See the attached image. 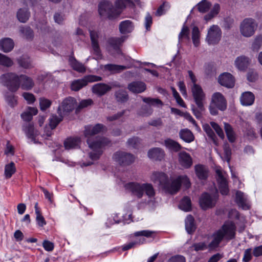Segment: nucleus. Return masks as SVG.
<instances>
[{
  "label": "nucleus",
  "mask_w": 262,
  "mask_h": 262,
  "mask_svg": "<svg viewBox=\"0 0 262 262\" xmlns=\"http://www.w3.org/2000/svg\"><path fill=\"white\" fill-rule=\"evenodd\" d=\"M151 180L165 191L171 194L176 193L182 185L186 188H189L191 185L189 178L185 175L180 176L175 179H169L165 173L154 172L151 175Z\"/></svg>",
  "instance_id": "obj_1"
},
{
  "label": "nucleus",
  "mask_w": 262,
  "mask_h": 262,
  "mask_svg": "<svg viewBox=\"0 0 262 262\" xmlns=\"http://www.w3.org/2000/svg\"><path fill=\"white\" fill-rule=\"evenodd\" d=\"M0 82L13 92H16L19 87L24 90H30L35 84L31 77L24 74L18 76L14 73H8L2 75L0 77Z\"/></svg>",
  "instance_id": "obj_2"
},
{
  "label": "nucleus",
  "mask_w": 262,
  "mask_h": 262,
  "mask_svg": "<svg viewBox=\"0 0 262 262\" xmlns=\"http://www.w3.org/2000/svg\"><path fill=\"white\" fill-rule=\"evenodd\" d=\"M132 5L133 4L130 0H116L114 7L111 2L103 1L99 4L98 11L101 16L113 20L118 17L127 6Z\"/></svg>",
  "instance_id": "obj_3"
},
{
  "label": "nucleus",
  "mask_w": 262,
  "mask_h": 262,
  "mask_svg": "<svg viewBox=\"0 0 262 262\" xmlns=\"http://www.w3.org/2000/svg\"><path fill=\"white\" fill-rule=\"evenodd\" d=\"M236 230V227L233 221H226L221 228L213 234V238L209 244V248L214 249L218 247L223 239L228 242L234 239Z\"/></svg>",
  "instance_id": "obj_4"
},
{
  "label": "nucleus",
  "mask_w": 262,
  "mask_h": 262,
  "mask_svg": "<svg viewBox=\"0 0 262 262\" xmlns=\"http://www.w3.org/2000/svg\"><path fill=\"white\" fill-rule=\"evenodd\" d=\"M106 129V127L100 123L96 124L95 126L87 125L85 126L84 135L87 138V143L91 149H95L103 147L107 143V139L102 137H97L94 140L93 136L97 134L103 132Z\"/></svg>",
  "instance_id": "obj_5"
},
{
  "label": "nucleus",
  "mask_w": 262,
  "mask_h": 262,
  "mask_svg": "<svg viewBox=\"0 0 262 262\" xmlns=\"http://www.w3.org/2000/svg\"><path fill=\"white\" fill-rule=\"evenodd\" d=\"M191 92L196 104V106L191 105V110L197 119H201L205 110L204 102L206 100V95L201 86L198 84L192 85Z\"/></svg>",
  "instance_id": "obj_6"
},
{
  "label": "nucleus",
  "mask_w": 262,
  "mask_h": 262,
  "mask_svg": "<svg viewBox=\"0 0 262 262\" xmlns=\"http://www.w3.org/2000/svg\"><path fill=\"white\" fill-rule=\"evenodd\" d=\"M124 187L126 190L132 192L133 195L139 199L143 196L144 192L149 198L154 196L155 194L154 189L151 184L129 182L126 183Z\"/></svg>",
  "instance_id": "obj_7"
},
{
  "label": "nucleus",
  "mask_w": 262,
  "mask_h": 262,
  "mask_svg": "<svg viewBox=\"0 0 262 262\" xmlns=\"http://www.w3.org/2000/svg\"><path fill=\"white\" fill-rule=\"evenodd\" d=\"M102 79V78L100 76L89 75L84 76L82 79L74 80L71 84V88L72 91H78L83 87L86 86L88 83L101 81Z\"/></svg>",
  "instance_id": "obj_8"
},
{
  "label": "nucleus",
  "mask_w": 262,
  "mask_h": 262,
  "mask_svg": "<svg viewBox=\"0 0 262 262\" xmlns=\"http://www.w3.org/2000/svg\"><path fill=\"white\" fill-rule=\"evenodd\" d=\"M255 20L251 18L244 19L240 25V31L245 37H249L252 36L257 27Z\"/></svg>",
  "instance_id": "obj_9"
},
{
  "label": "nucleus",
  "mask_w": 262,
  "mask_h": 262,
  "mask_svg": "<svg viewBox=\"0 0 262 262\" xmlns=\"http://www.w3.org/2000/svg\"><path fill=\"white\" fill-rule=\"evenodd\" d=\"M222 32L217 25H212L208 30L206 41L209 45L219 43L222 37Z\"/></svg>",
  "instance_id": "obj_10"
},
{
  "label": "nucleus",
  "mask_w": 262,
  "mask_h": 262,
  "mask_svg": "<svg viewBox=\"0 0 262 262\" xmlns=\"http://www.w3.org/2000/svg\"><path fill=\"white\" fill-rule=\"evenodd\" d=\"M113 159L122 166L132 164L135 161L133 155L122 151H118L114 153Z\"/></svg>",
  "instance_id": "obj_11"
},
{
  "label": "nucleus",
  "mask_w": 262,
  "mask_h": 262,
  "mask_svg": "<svg viewBox=\"0 0 262 262\" xmlns=\"http://www.w3.org/2000/svg\"><path fill=\"white\" fill-rule=\"evenodd\" d=\"M217 196L216 194L211 195L208 193H203L200 198V205L204 210L212 208L216 204Z\"/></svg>",
  "instance_id": "obj_12"
},
{
  "label": "nucleus",
  "mask_w": 262,
  "mask_h": 262,
  "mask_svg": "<svg viewBox=\"0 0 262 262\" xmlns=\"http://www.w3.org/2000/svg\"><path fill=\"white\" fill-rule=\"evenodd\" d=\"M76 106V99L73 97H69L63 100L61 105L58 108V111L61 112L64 116L74 110Z\"/></svg>",
  "instance_id": "obj_13"
},
{
  "label": "nucleus",
  "mask_w": 262,
  "mask_h": 262,
  "mask_svg": "<svg viewBox=\"0 0 262 262\" xmlns=\"http://www.w3.org/2000/svg\"><path fill=\"white\" fill-rule=\"evenodd\" d=\"M215 172L216 180L221 193L223 195H227L229 192L227 181L223 174L221 168H217L215 169Z\"/></svg>",
  "instance_id": "obj_14"
},
{
  "label": "nucleus",
  "mask_w": 262,
  "mask_h": 262,
  "mask_svg": "<svg viewBox=\"0 0 262 262\" xmlns=\"http://www.w3.org/2000/svg\"><path fill=\"white\" fill-rule=\"evenodd\" d=\"M219 83L227 88H232L234 86L235 79L234 77L229 73H224L218 78Z\"/></svg>",
  "instance_id": "obj_15"
},
{
  "label": "nucleus",
  "mask_w": 262,
  "mask_h": 262,
  "mask_svg": "<svg viewBox=\"0 0 262 262\" xmlns=\"http://www.w3.org/2000/svg\"><path fill=\"white\" fill-rule=\"evenodd\" d=\"M211 103L217 106L219 110L224 111L227 108V102L224 96L219 92L214 93L211 98Z\"/></svg>",
  "instance_id": "obj_16"
},
{
  "label": "nucleus",
  "mask_w": 262,
  "mask_h": 262,
  "mask_svg": "<svg viewBox=\"0 0 262 262\" xmlns=\"http://www.w3.org/2000/svg\"><path fill=\"white\" fill-rule=\"evenodd\" d=\"M127 89L133 93H141L145 91L146 85L142 81H135L129 83L127 85Z\"/></svg>",
  "instance_id": "obj_17"
},
{
  "label": "nucleus",
  "mask_w": 262,
  "mask_h": 262,
  "mask_svg": "<svg viewBox=\"0 0 262 262\" xmlns=\"http://www.w3.org/2000/svg\"><path fill=\"white\" fill-rule=\"evenodd\" d=\"M81 138L79 137H70L64 141V146L66 149H78L80 148Z\"/></svg>",
  "instance_id": "obj_18"
},
{
  "label": "nucleus",
  "mask_w": 262,
  "mask_h": 262,
  "mask_svg": "<svg viewBox=\"0 0 262 262\" xmlns=\"http://www.w3.org/2000/svg\"><path fill=\"white\" fill-rule=\"evenodd\" d=\"M90 35L94 53L95 55L99 56L101 52L98 43V32L94 30H90Z\"/></svg>",
  "instance_id": "obj_19"
},
{
  "label": "nucleus",
  "mask_w": 262,
  "mask_h": 262,
  "mask_svg": "<svg viewBox=\"0 0 262 262\" xmlns=\"http://www.w3.org/2000/svg\"><path fill=\"white\" fill-rule=\"evenodd\" d=\"M111 89L112 87L111 86L104 83L95 84L92 89L93 93L99 96L105 95Z\"/></svg>",
  "instance_id": "obj_20"
},
{
  "label": "nucleus",
  "mask_w": 262,
  "mask_h": 262,
  "mask_svg": "<svg viewBox=\"0 0 262 262\" xmlns=\"http://www.w3.org/2000/svg\"><path fill=\"white\" fill-rule=\"evenodd\" d=\"M179 161L182 166L189 168L192 164V159L189 154L182 151L179 154Z\"/></svg>",
  "instance_id": "obj_21"
},
{
  "label": "nucleus",
  "mask_w": 262,
  "mask_h": 262,
  "mask_svg": "<svg viewBox=\"0 0 262 262\" xmlns=\"http://www.w3.org/2000/svg\"><path fill=\"white\" fill-rule=\"evenodd\" d=\"M235 201L238 206L242 208V209L248 210L250 208L247 198L242 191H237L236 192Z\"/></svg>",
  "instance_id": "obj_22"
},
{
  "label": "nucleus",
  "mask_w": 262,
  "mask_h": 262,
  "mask_svg": "<svg viewBox=\"0 0 262 262\" xmlns=\"http://www.w3.org/2000/svg\"><path fill=\"white\" fill-rule=\"evenodd\" d=\"M24 130L25 131L28 138L31 139L34 143L37 144L39 142L36 140V137L38 135V131L35 130L34 125L31 123H29L26 126H24Z\"/></svg>",
  "instance_id": "obj_23"
},
{
  "label": "nucleus",
  "mask_w": 262,
  "mask_h": 262,
  "mask_svg": "<svg viewBox=\"0 0 262 262\" xmlns=\"http://www.w3.org/2000/svg\"><path fill=\"white\" fill-rule=\"evenodd\" d=\"M165 156L164 151L159 147L150 149L148 152V156L150 159L157 160H162Z\"/></svg>",
  "instance_id": "obj_24"
},
{
  "label": "nucleus",
  "mask_w": 262,
  "mask_h": 262,
  "mask_svg": "<svg viewBox=\"0 0 262 262\" xmlns=\"http://www.w3.org/2000/svg\"><path fill=\"white\" fill-rule=\"evenodd\" d=\"M255 100L254 94L250 92L243 93L240 98L241 103L244 106H250L253 104Z\"/></svg>",
  "instance_id": "obj_25"
},
{
  "label": "nucleus",
  "mask_w": 262,
  "mask_h": 262,
  "mask_svg": "<svg viewBox=\"0 0 262 262\" xmlns=\"http://www.w3.org/2000/svg\"><path fill=\"white\" fill-rule=\"evenodd\" d=\"M249 59L245 56L237 57L235 60L236 67L240 71L245 70L249 64Z\"/></svg>",
  "instance_id": "obj_26"
},
{
  "label": "nucleus",
  "mask_w": 262,
  "mask_h": 262,
  "mask_svg": "<svg viewBox=\"0 0 262 262\" xmlns=\"http://www.w3.org/2000/svg\"><path fill=\"white\" fill-rule=\"evenodd\" d=\"M14 42L10 38H5L0 40V49L4 52H10L14 48Z\"/></svg>",
  "instance_id": "obj_27"
},
{
  "label": "nucleus",
  "mask_w": 262,
  "mask_h": 262,
  "mask_svg": "<svg viewBox=\"0 0 262 262\" xmlns=\"http://www.w3.org/2000/svg\"><path fill=\"white\" fill-rule=\"evenodd\" d=\"M164 144L167 148L174 152H178L182 148L181 145L178 142L170 138L165 139Z\"/></svg>",
  "instance_id": "obj_28"
},
{
  "label": "nucleus",
  "mask_w": 262,
  "mask_h": 262,
  "mask_svg": "<svg viewBox=\"0 0 262 262\" xmlns=\"http://www.w3.org/2000/svg\"><path fill=\"white\" fill-rule=\"evenodd\" d=\"M114 96L116 101L121 103L127 102L129 99L127 92L123 89L117 90L115 92Z\"/></svg>",
  "instance_id": "obj_29"
},
{
  "label": "nucleus",
  "mask_w": 262,
  "mask_h": 262,
  "mask_svg": "<svg viewBox=\"0 0 262 262\" xmlns=\"http://www.w3.org/2000/svg\"><path fill=\"white\" fill-rule=\"evenodd\" d=\"M134 29L133 23L129 20H125L120 23L119 30L122 34L131 32Z\"/></svg>",
  "instance_id": "obj_30"
},
{
  "label": "nucleus",
  "mask_w": 262,
  "mask_h": 262,
  "mask_svg": "<svg viewBox=\"0 0 262 262\" xmlns=\"http://www.w3.org/2000/svg\"><path fill=\"white\" fill-rule=\"evenodd\" d=\"M179 136L181 139L187 143H190L194 139L192 133L188 129H182L179 132Z\"/></svg>",
  "instance_id": "obj_31"
},
{
  "label": "nucleus",
  "mask_w": 262,
  "mask_h": 262,
  "mask_svg": "<svg viewBox=\"0 0 262 262\" xmlns=\"http://www.w3.org/2000/svg\"><path fill=\"white\" fill-rule=\"evenodd\" d=\"M38 110L36 107H28L21 115V118L25 121H30L33 115L37 114Z\"/></svg>",
  "instance_id": "obj_32"
},
{
  "label": "nucleus",
  "mask_w": 262,
  "mask_h": 262,
  "mask_svg": "<svg viewBox=\"0 0 262 262\" xmlns=\"http://www.w3.org/2000/svg\"><path fill=\"white\" fill-rule=\"evenodd\" d=\"M58 112L59 116L56 115H52L49 119V125L51 129H53L56 128L57 125L62 120L64 115L61 112Z\"/></svg>",
  "instance_id": "obj_33"
},
{
  "label": "nucleus",
  "mask_w": 262,
  "mask_h": 262,
  "mask_svg": "<svg viewBox=\"0 0 262 262\" xmlns=\"http://www.w3.org/2000/svg\"><path fill=\"white\" fill-rule=\"evenodd\" d=\"M195 171L199 179L206 180L207 178L208 171L204 165L200 164L195 165Z\"/></svg>",
  "instance_id": "obj_34"
},
{
  "label": "nucleus",
  "mask_w": 262,
  "mask_h": 262,
  "mask_svg": "<svg viewBox=\"0 0 262 262\" xmlns=\"http://www.w3.org/2000/svg\"><path fill=\"white\" fill-rule=\"evenodd\" d=\"M16 16L20 22L25 23L29 19L30 13L27 8H20L18 10Z\"/></svg>",
  "instance_id": "obj_35"
},
{
  "label": "nucleus",
  "mask_w": 262,
  "mask_h": 262,
  "mask_svg": "<svg viewBox=\"0 0 262 262\" xmlns=\"http://www.w3.org/2000/svg\"><path fill=\"white\" fill-rule=\"evenodd\" d=\"M125 38V36H121L120 37H112L108 39V42L109 45L115 50L119 51V47L124 41Z\"/></svg>",
  "instance_id": "obj_36"
},
{
  "label": "nucleus",
  "mask_w": 262,
  "mask_h": 262,
  "mask_svg": "<svg viewBox=\"0 0 262 262\" xmlns=\"http://www.w3.org/2000/svg\"><path fill=\"white\" fill-rule=\"evenodd\" d=\"M185 228L189 234L192 233L196 229L194 218L191 215H188L185 220Z\"/></svg>",
  "instance_id": "obj_37"
},
{
  "label": "nucleus",
  "mask_w": 262,
  "mask_h": 262,
  "mask_svg": "<svg viewBox=\"0 0 262 262\" xmlns=\"http://www.w3.org/2000/svg\"><path fill=\"white\" fill-rule=\"evenodd\" d=\"M104 69L106 71L115 73L120 72L126 69V67L114 64H107L104 66Z\"/></svg>",
  "instance_id": "obj_38"
},
{
  "label": "nucleus",
  "mask_w": 262,
  "mask_h": 262,
  "mask_svg": "<svg viewBox=\"0 0 262 262\" xmlns=\"http://www.w3.org/2000/svg\"><path fill=\"white\" fill-rule=\"evenodd\" d=\"M224 128L229 141L233 143L235 141V135L233 128L229 124L225 123Z\"/></svg>",
  "instance_id": "obj_39"
},
{
  "label": "nucleus",
  "mask_w": 262,
  "mask_h": 262,
  "mask_svg": "<svg viewBox=\"0 0 262 262\" xmlns=\"http://www.w3.org/2000/svg\"><path fill=\"white\" fill-rule=\"evenodd\" d=\"M179 208L185 211H189L191 209V204L189 197L184 196L181 201Z\"/></svg>",
  "instance_id": "obj_40"
},
{
  "label": "nucleus",
  "mask_w": 262,
  "mask_h": 262,
  "mask_svg": "<svg viewBox=\"0 0 262 262\" xmlns=\"http://www.w3.org/2000/svg\"><path fill=\"white\" fill-rule=\"evenodd\" d=\"M224 156L222 158L227 162L229 164L231 157V149L229 144L227 143H225L223 145Z\"/></svg>",
  "instance_id": "obj_41"
},
{
  "label": "nucleus",
  "mask_w": 262,
  "mask_h": 262,
  "mask_svg": "<svg viewBox=\"0 0 262 262\" xmlns=\"http://www.w3.org/2000/svg\"><path fill=\"white\" fill-rule=\"evenodd\" d=\"M179 42L181 43L184 39L189 40V29L188 27L184 25L182 28L181 32L179 34L178 36Z\"/></svg>",
  "instance_id": "obj_42"
},
{
  "label": "nucleus",
  "mask_w": 262,
  "mask_h": 262,
  "mask_svg": "<svg viewBox=\"0 0 262 262\" xmlns=\"http://www.w3.org/2000/svg\"><path fill=\"white\" fill-rule=\"evenodd\" d=\"M200 32L198 27H193L192 31V40L194 46L196 47L200 45Z\"/></svg>",
  "instance_id": "obj_43"
},
{
  "label": "nucleus",
  "mask_w": 262,
  "mask_h": 262,
  "mask_svg": "<svg viewBox=\"0 0 262 262\" xmlns=\"http://www.w3.org/2000/svg\"><path fill=\"white\" fill-rule=\"evenodd\" d=\"M211 3L206 0H203L196 5L199 11L201 13H204L207 12L210 7Z\"/></svg>",
  "instance_id": "obj_44"
},
{
  "label": "nucleus",
  "mask_w": 262,
  "mask_h": 262,
  "mask_svg": "<svg viewBox=\"0 0 262 262\" xmlns=\"http://www.w3.org/2000/svg\"><path fill=\"white\" fill-rule=\"evenodd\" d=\"M203 129L206 132L208 137L213 141L215 145L217 144V138L214 132L208 124L204 126Z\"/></svg>",
  "instance_id": "obj_45"
},
{
  "label": "nucleus",
  "mask_w": 262,
  "mask_h": 262,
  "mask_svg": "<svg viewBox=\"0 0 262 262\" xmlns=\"http://www.w3.org/2000/svg\"><path fill=\"white\" fill-rule=\"evenodd\" d=\"M70 62L71 67L74 70L80 73H83L85 71V68L84 65L82 63L77 61L76 59H72L70 60Z\"/></svg>",
  "instance_id": "obj_46"
},
{
  "label": "nucleus",
  "mask_w": 262,
  "mask_h": 262,
  "mask_svg": "<svg viewBox=\"0 0 262 262\" xmlns=\"http://www.w3.org/2000/svg\"><path fill=\"white\" fill-rule=\"evenodd\" d=\"M17 62L20 67L25 69H29L32 67L30 59L27 56L19 57L17 59Z\"/></svg>",
  "instance_id": "obj_47"
},
{
  "label": "nucleus",
  "mask_w": 262,
  "mask_h": 262,
  "mask_svg": "<svg viewBox=\"0 0 262 262\" xmlns=\"http://www.w3.org/2000/svg\"><path fill=\"white\" fill-rule=\"evenodd\" d=\"M142 100L145 103L153 106H162L163 105L162 101L158 98L144 97L143 98Z\"/></svg>",
  "instance_id": "obj_48"
},
{
  "label": "nucleus",
  "mask_w": 262,
  "mask_h": 262,
  "mask_svg": "<svg viewBox=\"0 0 262 262\" xmlns=\"http://www.w3.org/2000/svg\"><path fill=\"white\" fill-rule=\"evenodd\" d=\"M20 32L27 39L33 38L34 36L33 30L29 27H21Z\"/></svg>",
  "instance_id": "obj_49"
},
{
  "label": "nucleus",
  "mask_w": 262,
  "mask_h": 262,
  "mask_svg": "<svg viewBox=\"0 0 262 262\" xmlns=\"http://www.w3.org/2000/svg\"><path fill=\"white\" fill-rule=\"evenodd\" d=\"M15 171L16 169L15 164L13 162H12L9 164L6 165L5 168V173L7 178H11Z\"/></svg>",
  "instance_id": "obj_50"
},
{
  "label": "nucleus",
  "mask_w": 262,
  "mask_h": 262,
  "mask_svg": "<svg viewBox=\"0 0 262 262\" xmlns=\"http://www.w3.org/2000/svg\"><path fill=\"white\" fill-rule=\"evenodd\" d=\"M127 143L128 146L137 148L141 144V139L138 137H133L127 140Z\"/></svg>",
  "instance_id": "obj_51"
},
{
  "label": "nucleus",
  "mask_w": 262,
  "mask_h": 262,
  "mask_svg": "<svg viewBox=\"0 0 262 262\" xmlns=\"http://www.w3.org/2000/svg\"><path fill=\"white\" fill-rule=\"evenodd\" d=\"M12 60L6 55L0 53V64L5 67H9L12 66Z\"/></svg>",
  "instance_id": "obj_52"
},
{
  "label": "nucleus",
  "mask_w": 262,
  "mask_h": 262,
  "mask_svg": "<svg viewBox=\"0 0 262 262\" xmlns=\"http://www.w3.org/2000/svg\"><path fill=\"white\" fill-rule=\"evenodd\" d=\"M93 104V101L91 99H83L80 101L76 111H78L82 108L87 107Z\"/></svg>",
  "instance_id": "obj_53"
},
{
  "label": "nucleus",
  "mask_w": 262,
  "mask_h": 262,
  "mask_svg": "<svg viewBox=\"0 0 262 262\" xmlns=\"http://www.w3.org/2000/svg\"><path fill=\"white\" fill-rule=\"evenodd\" d=\"M169 8V6L168 3L164 2L157 9L155 13V15L157 16H160L165 14L166 11Z\"/></svg>",
  "instance_id": "obj_54"
},
{
  "label": "nucleus",
  "mask_w": 262,
  "mask_h": 262,
  "mask_svg": "<svg viewBox=\"0 0 262 262\" xmlns=\"http://www.w3.org/2000/svg\"><path fill=\"white\" fill-rule=\"evenodd\" d=\"M52 102L45 98L39 99V105L41 111H45L51 105Z\"/></svg>",
  "instance_id": "obj_55"
},
{
  "label": "nucleus",
  "mask_w": 262,
  "mask_h": 262,
  "mask_svg": "<svg viewBox=\"0 0 262 262\" xmlns=\"http://www.w3.org/2000/svg\"><path fill=\"white\" fill-rule=\"evenodd\" d=\"M152 113V110L150 106L147 105H143L141 108L139 115L143 116H148Z\"/></svg>",
  "instance_id": "obj_56"
},
{
  "label": "nucleus",
  "mask_w": 262,
  "mask_h": 262,
  "mask_svg": "<svg viewBox=\"0 0 262 262\" xmlns=\"http://www.w3.org/2000/svg\"><path fill=\"white\" fill-rule=\"evenodd\" d=\"M211 126L215 130L218 136L222 139L224 138V134L220 126L214 122H210Z\"/></svg>",
  "instance_id": "obj_57"
},
{
  "label": "nucleus",
  "mask_w": 262,
  "mask_h": 262,
  "mask_svg": "<svg viewBox=\"0 0 262 262\" xmlns=\"http://www.w3.org/2000/svg\"><path fill=\"white\" fill-rule=\"evenodd\" d=\"M102 147L98 148L92 149L93 152L90 153V157L93 160H96L99 158L100 155L102 154V150H101Z\"/></svg>",
  "instance_id": "obj_58"
},
{
  "label": "nucleus",
  "mask_w": 262,
  "mask_h": 262,
  "mask_svg": "<svg viewBox=\"0 0 262 262\" xmlns=\"http://www.w3.org/2000/svg\"><path fill=\"white\" fill-rule=\"evenodd\" d=\"M22 95L24 99L27 101L28 104H32L35 101V96L32 93L24 92L23 93Z\"/></svg>",
  "instance_id": "obj_59"
},
{
  "label": "nucleus",
  "mask_w": 262,
  "mask_h": 262,
  "mask_svg": "<svg viewBox=\"0 0 262 262\" xmlns=\"http://www.w3.org/2000/svg\"><path fill=\"white\" fill-rule=\"evenodd\" d=\"M5 99L8 104L11 107H13L16 103V100L15 96L13 94L5 95Z\"/></svg>",
  "instance_id": "obj_60"
},
{
  "label": "nucleus",
  "mask_w": 262,
  "mask_h": 262,
  "mask_svg": "<svg viewBox=\"0 0 262 262\" xmlns=\"http://www.w3.org/2000/svg\"><path fill=\"white\" fill-rule=\"evenodd\" d=\"M195 251L204 250L207 248V245L204 242L194 243L192 245Z\"/></svg>",
  "instance_id": "obj_61"
},
{
  "label": "nucleus",
  "mask_w": 262,
  "mask_h": 262,
  "mask_svg": "<svg viewBox=\"0 0 262 262\" xmlns=\"http://www.w3.org/2000/svg\"><path fill=\"white\" fill-rule=\"evenodd\" d=\"M125 111L123 110L121 112H118L117 114H116L113 116H108L106 118L107 120L109 121H113L116 120L120 118L122 116H123L124 115V114H125Z\"/></svg>",
  "instance_id": "obj_62"
},
{
  "label": "nucleus",
  "mask_w": 262,
  "mask_h": 262,
  "mask_svg": "<svg viewBox=\"0 0 262 262\" xmlns=\"http://www.w3.org/2000/svg\"><path fill=\"white\" fill-rule=\"evenodd\" d=\"M251 251L252 249L251 248L247 249L245 251L243 258V261L244 262H249L251 259Z\"/></svg>",
  "instance_id": "obj_63"
},
{
  "label": "nucleus",
  "mask_w": 262,
  "mask_h": 262,
  "mask_svg": "<svg viewBox=\"0 0 262 262\" xmlns=\"http://www.w3.org/2000/svg\"><path fill=\"white\" fill-rule=\"evenodd\" d=\"M169 262H186L185 257L182 255H177L171 257Z\"/></svg>",
  "instance_id": "obj_64"
}]
</instances>
